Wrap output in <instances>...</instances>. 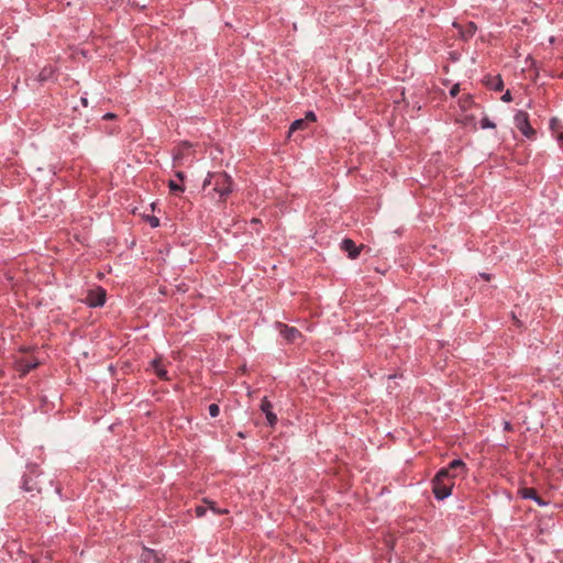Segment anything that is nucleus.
I'll use <instances>...</instances> for the list:
<instances>
[{"instance_id": "obj_1", "label": "nucleus", "mask_w": 563, "mask_h": 563, "mask_svg": "<svg viewBox=\"0 0 563 563\" xmlns=\"http://www.w3.org/2000/svg\"><path fill=\"white\" fill-rule=\"evenodd\" d=\"M232 178L224 172L209 173L203 181L202 188L208 191L211 198H214L212 194H217L220 200L225 198L232 192Z\"/></svg>"}, {"instance_id": "obj_2", "label": "nucleus", "mask_w": 563, "mask_h": 563, "mask_svg": "<svg viewBox=\"0 0 563 563\" xmlns=\"http://www.w3.org/2000/svg\"><path fill=\"white\" fill-rule=\"evenodd\" d=\"M454 481L446 470L441 468L432 479V490L435 498L442 500L452 493Z\"/></svg>"}, {"instance_id": "obj_3", "label": "nucleus", "mask_w": 563, "mask_h": 563, "mask_svg": "<svg viewBox=\"0 0 563 563\" xmlns=\"http://www.w3.org/2000/svg\"><path fill=\"white\" fill-rule=\"evenodd\" d=\"M516 128L529 140L536 139V130L530 125L529 114L525 111H518L515 115Z\"/></svg>"}, {"instance_id": "obj_4", "label": "nucleus", "mask_w": 563, "mask_h": 563, "mask_svg": "<svg viewBox=\"0 0 563 563\" xmlns=\"http://www.w3.org/2000/svg\"><path fill=\"white\" fill-rule=\"evenodd\" d=\"M106 290L101 287H95L87 294L85 302L90 307H101L106 302Z\"/></svg>"}, {"instance_id": "obj_5", "label": "nucleus", "mask_w": 563, "mask_h": 563, "mask_svg": "<svg viewBox=\"0 0 563 563\" xmlns=\"http://www.w3.org/2000/svg\"><path fill=\"white\" fill-rule=\"evenodd\" d=\"M190 148L191 144L188 142H184L175 150L173 155L175 167L183 165V161L190 155Z\"/></svg>"}, {"instance_id": "obj_6", "label": "nucleus", "mask_w": 563, "mask_h": 563, "mask_svg": "<svg viewBox=\"0 0 563 563\" xmlns=\"http://www.w3.org/2000/svg\"><path fill=\"white\" fill-rule=\"evenodd\" d=\"M443 470H446L448 473L451 474L453 481L455 477L463 476L466 473L465 463L461 460L452 461L448 467H443Z\"/></svg>"}, {"instance_id": "obj_7", "label": "nucleus", "mask_w": 563, "mask_h": 563, "mask_svg": "<svg viewBox=\"0 0 563 563\" xmlns=\"http://www.w3.org/2000/svg\"><path fill=\"white\" fill-rule=\"evenodd\" d=\"M165 556L154 550L144 548L140 558L141 563H162Z\"/></svg>"}, {"instance_id": "obj_8", "label": "nucleus", "mask_w": 563, "mask_h": 563, "mask_svg": "<svg viewBox=\"0 0 563 563\" xmlns=\"http://www.w3.org/2000/svg\"><path fill=\"white\" fill-rule=\"evenodd\" d=\"M279 332L283 338L290 343H295L301 338V333L296 328L286 324H280Z\"/></svg>"}, {"instance_id": "obj_9", "label": "nucleus", "mask_w": 563, "mask_h": 563, "mask_svg": "<svg viewBox=\"0 0 563 563\" xmlns=\"http://www.w3.org/2000/svg\"><path fill=\"white\" fill-rule=\"evenodd\" d=\"M272 409L273 405L271 404V401H268L267 398H263L261 404V410L265 413L268 424L273 427L277 422V417Z\"/></svg>"}, {"instance_id": "obj_10", "label": "nucleus", "mask_w": 563, "mask_h": 563, "mask_svg": "<svg viewBox=\"0 0 563 563\" xmlns=\"http://www.w3.org/2000/svg\"><path fill=\"white\" fill-rule=\"evenodd\" d=\"M342 249L349 253V257L354 260L360 255V247L351 239H344L341 244Z\"/></svg>"}, {"instance_id": "obj_11", "label": "nucleus", "mask_w": 563, "mask_h": 563, "mask_svg": "<svg viewBox=\"0 0 563 563\" xmlns=\"http://www.w3.org/2000/svg\"><path fill=\"white\" fill-rule=\"evenodd\" d=\"M37 365L38 363L33 360H21L18 362V371L21 373V375H26Z\"/></svg>"}, {"instance_id": "obj_12", "label": "nucleus", "mask_w": 563, "mask_h": 563, "mask_svg": "<svg viewBox=\"0 0 563 563\" xmlns=\"http://www.w3.org/2000/svg\"><path fill=\"white\" fill-rule=\"evenodd\" d=\"M520 494L522 496V498H526V499H533L536 500L540 506H544L545 503L539 497V495L537 494V490L534 488H522L520 490Z\"/></svg>"}, {"instance_id": "obj_13", "label": "nucleus", "mask_w": 563, "mask_h": 563, "mask_svg": "<svg viewBox=\"0 0 563 563\" xmlns=\"http://www.w3.org/2000/svg\"><path fill=\"white\" fill-rule=\"evenodd\" d=\"M454 26H457L456 23H454ZM460 27V25H459ZM477 26L473 22H468L465 26H461V35L463 38L467 40L472 37L476 33Z\"/></svg>"}, {"instance_id": "obj_14", "label": "nucleus", "mask_w": 563, "mask_h": 563, "mask_svg": "<svg viewBox=\"0 0 563 563\" xmlns=\"http://www.w3.org/2000/svg\"><path fill=\"white\" fill-rule=\"evenodd\" d=\"M152 366L156 373V375L162 379H168L167 377V371L164 368L163 363L161 360H154L152 362Z\"/></svg>"}, {"instance_id": "obj_15", "label": "nucleus", "mask_w": 563, "mask_h": 563, "mask_svg": "<svg viewBox=\"0 0 563 563\" xmlns=\"http://www.w3.org/2000/svg\"><path fill=\"white\" fill-rule=\"evenodd\" d=\"M474 104L473 97L471 95H463L459 99V106L463 111L468 110Z\"/></svg>"}, {"instance_id": "obj_16", "label": "nucleus", "mask_w": 563, "mask_h": 563, "mask_svg": "<svg viewBox=\"0 0 563 563\" xmlns=\"http://www.w3.org/2000/svg\"><path fill=\"white\" fill-rule=\"evenodd\" d=\"M307 125L308 124H306V119L295 120L289 128V135L298 130H305Z\"/></svg>"}, {"instance_id": "obj_17", "label": "nucleus", "mask_w": 563, "mask_h": 563, "mask_svg": "<svg viewBox=\"0 0 563 563\" xmlns=\"http://www.w3.org/2000/svg\"><path fill=\"white\" fill-rule=\"evenodd\" d=\"M23 487L27 492H33V490L40 492L41 490V488L37 487V484L33 483L32 478L29 475L25 476V478H24Z\"/></svg>"}, {"instance_id": "obj_18", "label": "nucleus", "mask_w": 563, "mask_h": 563, "mask_svg": "<svg viewBox=\"0 0 563 563\" xmlns=\"http://www.w3.org/2000/svg\"><path fill=\"white\" fill-rule=\"evenodd\" d=\"M550 129L552 130L553 134H555L556 137L559 135V132H563V128L556 118H553L550 121Z\"/></svg>"}, {"instance_id": "obj_19", "label": "nucleus", "mask_w": 563, "mask_h": 563, "mask_svg": "<svg viewBox=\"0 0 563 563\" xmlns=\"http://www.w3.org/2000/svg\"><path fill=\"white\" fill-rule=\"evenodd\" d=\"M168 187H169L170 191H173V192H183L185 190L183 185H179L174 180H169Z\"/></svg>"}, {"instance_id": "obj_20", "label": "nucleus", "mask_w": 563, "mask_h": 563, "mask_svg": "<svg viewBox=\"0 0 563 563\" xmlns=\"http://www.w3.org/2000/svg\"><path fill=\"white\" fill-rule=\"evenodd\" d=\"M493 89L501 91L504 89V82L500 77L494 79Z\"/></svg>"}, {"instance_id": "obj_21", "label": "nucleus", "mask_w": 563, "mask_h": 563, "mask_svg": "<svg viewBox=\"0 0 563 563\" xmlns=\"http://www.w3.org/2000/svg\"><path fill=\"white\" fill-rule=\"evenodd\" d=\"M208 410H209L210 416L213 418L217 417L220 412V408L217 404H211L209 406Z\"/></svg>"}, {"instance_id": "obj_22", "label": "nucleus", "mask_w": 563, "mask_h": 563, "mask_svg": "<svg viewBox=\"0 0 563 563\" xmlns=\"http://www.w3.org/2000/svg\"><path fill=\"white\" fill-rule=\"evenodd\" d=\"M482 129H494L495 124L488 119L484 118L481 122Z\"/></svg>"}, {"instance_id": "obj_23", "label": "nucleus", "mask_w": 563, "mask_h": 563, "mask_svg": "<svg viewBox=\"0 0 563 563\" xmlns=\"http://www.w3.org/2000/svg\"><path fill=\"white\" fill-rule=\"evenodd\" d=\"M195 511L197 517H203L207 512V508L205 506H197Z\"/></svg>"}, {"instance_id": "obj_24", "label": "nucleus", "mask_w": 563, "mask_h": 563, "mask_svg": "<svg viewBox=\"0 0 563 563\" xmlns=\"http://www.w3.org/2000/svg\"><path fill=\"white\" fill-rule=\"evenodd\" d=\"M460 92V84H456L454 85L451 90H450V95L451 97H456Z\"/></svg>"}, {"instance_id": "obj_25", "label": "nucleus", "mask_w": 563, "mask_h": 563, "mask_svg": "<svg viewBox=\"0 0 563 563\" xmlns=\"http://www.w3.org/2000/svg\"><path fill=\"white\" fill-rule=\"evenodd\" d=\"M303 119H306V124H308V122H314L316 114L313 112H308Z\"/></svg>"}, {"instance_id": "obj_26", "label": "nucleus", "mask_w": 563, "mask_h": 563, "mask_svg": "<svg viewBox=\"0 0 563 563\" xmlns=\"http://www.w3.org/2000/svg\"><path fill=\"white\" fill-rule=\"evenodd\" d=\"M208 504H209L210 509H211L214 514H217V515H220V514H224V512H227L225 510H220V509L216 508L213 503H208Z\"/></svg>"}, {"instance_id": "obj_27", "label": "nucleus", "mask_w": 563, "mask_h": 563, "mask_svg": "<svg viewBox=\"0 0 563 563\" xmlns=\"http://www.w3.org/2000/svg\"><path fill=\"white\" fill-rule=\"evenodd\" d=\"M501 100H503L504 102H510V101H511V93H510V91H509V90H508V91H506V92L503 95Z\"/></svg>"}, {"instance_id": "obj_28", "label": "nucleus", "mask_w": 563, "mask_h": 563, "mask_svg": "<svg viewBox=\"0 0 563 563\" xmlns=\"http://www.w3.org/2000/svg\"><path fill=\"white\" fill-rule=\"evenodd\" d=\"M558 142L560 144V147L563 150V132H559V135H558Z\"/></svg>"}, {"instance_id": "obj_29", "label": "nucleus", "mask_w": 563, "mask_h": 563, "mask_svg": "<svg viewBox=\"0 0 563 563\" xmlns=\"http://www.w3.org/2000/svg\"><path fill=\"white\" fill-rule=\"evenodd\" d=\"M176 177L180 180V181H184L185 179V174L183 172H176Z\"/></svg>"}, {"instance_id": "obj_30", "label": "nucleus", "mask_w": 563, "mask_h": 563, "mask_svg": "<svg viewBox=\"0 0 563 563\" xmlns=\"http://www.w3.org/2000/svg\"><path fill=\"white\" fill-rule=\"evenodd\" d=\"M151 225L152 227H157L158 225V219L157 218H153L152 221H151Z\"/></svg>"}, {"instance_id": "obj_31", "label": "nucleus", "mask_w": 563, "mask_h": 563, "mask_svg": "<svg viewBox=\"0 0 563 563\" xmlns=\"http://www.w3.org/2000/svg\"><path fill=\"white\" fill-rule=\"evenodd\" d=\"M115 115L113 113H107L103 118L109 120V119H113Z\"/></svg>"}, {"instance_id": "obj_32", "label": "nucleus", "mask_w": 563, "mask_h": 563, "mask_svg": "<svg viewBox=\"0 0 563 563\" xmlns=\"http://www.w3.org/2000/svg\"><path fill=\"white\" fill-rule=\"evenodd\" d=\"M81 102H82V104H84L85 107H87L88 101H87V99H86V98H81Z\"/></svg>"}, {"instance_id": "obj_33", "label": "nucleus", "mask_w": 563, "mask_h": 563, "mask_svg": "<svg viewBox=\"0 0 563 563\" xmlns=\"http://www.w3.org/2000/svg\"><path fill=\"white\" fill-rule=\"evenodd\" d=\"M472 118L465 117V120L463 121L464 124H466Z\"/></svg>"}]
</instances>
